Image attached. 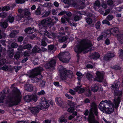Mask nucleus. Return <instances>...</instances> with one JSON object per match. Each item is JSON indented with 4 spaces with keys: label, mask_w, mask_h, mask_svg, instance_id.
Wrapping results in <instances>:
<instances>
[{
    "label": "nucleus",
    "mask_w": 123,
    "mask_h": 123,
    "mask_svg": "<svg viewBox=\"0 0 123 123\" xmlns=\"http://www.w3.org/2000/svg\"><path fill=\"white\" fill-rule=\"evenodd\" d=\"M119 105L117 107L116 106L114 102L113 104H112L111 101L107 100L102 101L100 103L98 107L100 110L103 113L110 114L114 111V106L116 108H117Z\"/></svg>",
    "instance_id": "nucleus-1"
},
{
    "label": "nucleus",
    "mask_w": 123,
    "mask_h": 123,
    "mask_svg": "<svg viewBox=\"0 0 123 123\" xmlns=\"http://www.w3.org/2000/svg\"><path fill=\"white\" fill-rule=\"evenodd\" d=\"M21 98L20 92L18 89L16 88L13 93L8 97L6 103L10 106L17 105L20 101Z\"/></svg>",
    "instance_id": "nucleus-2"
},
{
    "label": "nucleus",
    "mask_w": 123,
    "mask_h": 123,
    "mask_svg": "<svg viewBox=\"0 0 123 123\" xmlns=\"http://www.w3.org/2000/svg\"><path fill=\"white\" fill-rule=\"evenodd\" d=\"M92 46V44L90 41L83 39L81 41L79 44L75 47L74 51L78 54L81 52L86 53L90 50V48Z\"/></svg>",
    "instance_id": "nucleus-3"
},
{
    "label": "nucleus",
    "mask_w": 123,
    "mask_h": 123,
    "mask_svg": "<svg viewBox=\"0 0 123 123\" xmlns=\"http://www.w3.org/2000/svg\"><path fill=\"white\" fill-rule=\"evenodd\" d=\"M120 83L117 82L116 83L113 84L111 86V88L114 90V95L115 96L114 103L116 106H118L120 101V96L122 94V92L121 91H118L119 88V85Z\"/></svg>",
    "instance_id": "nucleus-4"
},
{
    "label": "nucleus",
    "mask_w": 123,
    "mask_h": 123,
    "mask_svg": "<svg viewBox=\"0 0 123 123\" xmlns=\"http://www.w3.org/2000/svg\"><path fill=\"white\" fill-rule=\"evenodd\" d=\"M58 18L53 16L51 18H48L41 21L39 23V28H42V27H45L48 26L54 25L58 21Z\"/></svg>",
    "instance_id": "nucleus-5"
},
{
    "label": "nucleus",
    "mask_w": 123,
    "mask_h": 123,
    "mask_svg": "<svg viewBox=\"0 0 123 123\" xmlns=\"http://www.w3.org/2000/svg\"><path fill=\"white\" fill-rule=\"evenodd\" d=\"M98 110L96 105L94 103H92L88 119L90 123H99L95 120L93 115L94 113L95 115L98 116Z\"/></svg>",
    "instance_id": "nucleus-6"
},
{
    "label": "nucleus",
    "mask_w": 123,
    "mask_h": 123,
    "mask_svg": "<svg viewBox=\"0 0 123 123\" xmlns=\"http://www.w3.org/2000/svg\"><path fill=\"white\" fill-rule=\"evenodd\" d=\"M96 74L97 77L94 79L93 75L89 73H87L86 74V78L90 81L94 80L98 82H102L103 79L104 73L98 71L97 72Z\"/></svg>",
    "instance_id": "nucleus-7"
},
{
    "label": "nucleus",
    "mask_w": 123,
    "mask_h": 123,
    "mask_svg": "<svg viewBox=\"0 0 123 123\" xmlns=\"http://www.w3.org/2000/svg\"><path fill=\"white\" fill-rule=\"evenodd\" d=\"M43 68L41 67L36 68L33 69L30 72V73L29 74V77L31 78H35V82L38 81L40 79V78H37L36 77L40 74V72L43 70Z\"/></svg>",
    "instance_id": "nucleus-8"
},
{
    "label": "nucleus",
    "mask_w": 123,
    "mask_h": 123,
    "mask_svg": "<svg viewBox=\"0 0 123 123\" xmlns=\"http://www.w3.org/2000/svg\"><path fill=\"white\" fill-rule=\"evenodd\" d=\"M72 72L70 71H67L65 68L60 71L61 78L62 80H65L68 78H71L72 75Z\"/></svg>",
    "instance_id": "nucleus-9"
},
{
    "label": "nucleus",
    "mask_w": 123,
    "mask_h": 123,
    "mask_svg": "<svg viewBox=\"0 0 123 123\" xmlns=\"http://www.w3.org/2000/svg\"><path fill=\"white\" fill-rule=\"evenodd\" d=\"M58 57L60 61L65 63H68L70 58L68 52L61 53L59 54Z\"/></svg>",
    "instance_id": "nucleus-10"
},
{
    "label": "nucleus",
    "mask_w": 123,
    "mask_h": 123,
    "mask_svg": "<svg viewBox=\"0 0 123 123\" xmlns=\"http://www.w3.org/2000/svg\"><path fill=\"white\" fill-rule=\"evenodd\" d=\"M39 109L44 110L47 109L50 106V101L47 100L45 98H42L40 100Z\"/></svg>",
    "instance_id": "nucleus-11"
},
{
    "label": "nucleus",
    "mask_w": 123,
    "mask_h": 123,
    "mask_svg": "<svg viewBox=\"0 0 123 123\" xmlns=\"http://www.w3.org/2000/svg\"><path fill=\"white\" fill-rule=\"evenodd\" d=\"M56 60V57H53L50 61L46 64V68L47 69H50L52 71H53L55 68Z\"/></svg>",
    "instance_id": "nucleus-12"
},
{
    "label": "nucleus",
    "mask_w": 123,
    "mask_h": 123,
    "mask_svg": "<svg viewBox=\"0 0 123 123\" xmlns=\"http://www.w3.org/2000/svg\"><path fill=\"white\" fill-rule=\"evenodd\" d=\"M111 31L112 32V34L115 36H117L118 39L123 42V34L120 35H118V33L119 32L118 29L117 27H115L111 28Z\"/></svg>",
    "instance_id": "nucleus-13"
},
{
    "label": "nucleus",
    "mask_w": 123,
    "mask_h": 123,
    "mask_svg": "<svg viewBox=\"0 0 123 123\" xmlns=\"http://www.w3.org/2000/svg\"><path fill=\"white\" fill-rule=\"evenodd\" d=\"M14 17L12 15L9 16L7 19L6 21H5L4 22L0 23V26L4 28H6L7 26L6 22L8 21L10 23H12L14 21Z\"/></svg>",
    "instance_id": "nucleus-14"
},
{
    "label": "nucleus",
    "mask_w": 123,
    "mask_h": 123,
    "mask_svg": "<svg viewBox=\"0 0 123 123\" xmlns=\"http://www.w3.org/2000/svg\"><path fill=\"white\" fill-rule=\"evenodd\" d=\"M18 12L20 13H24L25 16L29 17L30 15V13L29 11V9H25L24 10L20 9L18 10Z\"/></svg>",
    "instance_id": "nucleus-15"
},
{
    "label": "nucleus",
    "mask_w": 123,
    "mask_h": 123,
    "mask_svg": "<svg viewBox=\"0 0 123 123\" xmlns=\"http://www.w3.org/2000/svg\"><path fill=\"white\" fill-rule=\"evenodd\" d=\"M115 56V54L113 53L109 52L106 54L104 57V59L107 61L109 60L110 58L113 57Z\"/></svg>",
    "instance_id": "nucleus-16"
},
{
    "label": "nucleus",
    "mask_w": 123,
    "mask_h": 123,
    "mask_svg": "<svg viewBox=\"0 0 123 123\" xmlns=\"http://www.w3.org/2000/svg\"><path fill=\"white\" fill-rule=\"evenodd\" d=\"M45 29L44 28H42V31H44ZM45 35L47 36L49 38H54L55 37V34L54 33H52L51 34L50 33L47 31L43 32V33Z\"/></svg>",
    "instance_id": "nucleus-17"
},
{
    "label": "nucleus",
    "mask_w": 123,
    "mask_h": 123,
    "mask_svg": "<svg viewBox=\"0 0 123 123\" xmlns=\"http://www.w3.org/2000/svg\"><path fill=\"white\" fill-rule=\"evenodd\" d=\"M55 101L56 104L59 106H62L63 103L62 99L60 97H57L55 98Z\"/></svg>",
    "instance_id": "nucleus-18"
},
{
    "label": "nucleus",
    "mask_w": 123,
    "mask_h": 123,
    "mask_svg": "<svg viewBox=\"0 0 123 123\" xmlns=\"http://www.w3.org/2000/svg\"><path fill=\"white\" fill-rule=\"evenodd\" d=\"M64 18H61V22L62 23H65V19L66 20L68 21L69 23H70V24L71 26H74V24H73L72 23H71V22L70 21V18L69 17H64Z\"/></svg>",
    "instance_id": "nucleus-19"
},
{
    "label": "nucleus",
    "mask_w": 123,
    "mask_h": 123,
    "mask_svg": "<svg viewBox=\"0 0 123 123\" xmlns=\"http://www.w3.org/2000/svg\"><path fill=\"white\" fill-rule=\"evenodd\" d=\"M100 6L99 1L97 0L96 1L94 4V8L96 10H98Z\"/></svg>",
    "instance_id": "nucleus-20"
},
{
    "label": "nucleus",
    "mask_w": 123,
    "mask_h": 123,
    "mask_svg": "<svg viewBox=\"0 0 123 123\" xmlns=\"http://www.w3.org/2000/svg\"><path fill=\"white\" fill-rule=\"evenodd\" d=\"M19 33V31L17 30H14L12 31L10 34V36L11 38H13L15 36L18 34Z\"/></svg>",
    "instance_id": "nucleus-21"
},
{
    "label": "nucleus",
    "mask_w": 123,
    "mask_h": 123,
    "mask_svg": "<svg viewBox=\"0 0 123 123\" xmlns=\"http://www.w3.org/2000/svg\"><path fill=\"white\" fill-rule=\"evenodd\" d=\"M25 90L29 91H30L33 90L32 86L30 84L25 85L24 86Z\"/></svg>",
    "instance_id": "nucleus-22"
},
{
    "label": "nucleus",
    "mask_w": 123,
    "mask_h": 123,
    "mask_svg": "<svg viewBox=\"0 0 123 123\" xmlns=\"http://www.w3.org/2000/svg\"><path fill=\"white\" fill-rule=\"evenodd\" d=\"M29 109L33 113H35L38 112L39 110V109L37 107H31Z\"/></svg>",
    "instance_id": "nucleus-23"
},
{
    "label": "nucleus",
    "mask_w": 123,
    "mask_h": 123,
    "mask_svg": "<svg viewBox=\"0 0 123 123\" xmlns=\"http://www.w3.org/2000/svg\"><path fill=\"white\" fill-rule=\"evenodd\" d=\"M74 89L76 92L78 91L79 90L78 93H81L84 92L85 90L83 88H80V86H77L74 88Z\"/></svg>",
    "instance_id": "nucleus-24"
},
{
    "label": "nucleus",
    "mask_w": 123,
    "mask_h": 123,
    "mask_svg": "<svg viewBox=\"0 0 123 123\" xmlns=\"http://www.w3.org/2000/svg\"><path fill=\"white\" fill-rule=\"evenodd\" d=\"M41 49L37 46H35L32 49V52L33 53H37L41 51Z\"/></svg>",
    "instance_id": "nucleus-25"
},
{
    "label": "nucleus",
    "mask_w": 123,
    "mask_h": 123,
    "mask_svg": "<svg viewBox=\"0 0 123 123\" xmlns=\"http://www.w3.org/2000/svg\"><path fill=\"white\" fill-rule=\"evenodd\" d=\"M24 99L26 102H30L31 100V95H26L24 97Z\"/></svg>",
    "instance_id": "nucleus-26"
},
{
    "label": "nucleus",
    "mask_w": 123,
    "mask_h": 123,
    "mask_svg": "<svg viewBox=\"0 0 123 123\" xmlns=\"http://www.w3.org/2000/svg\"><path fill=\"white\" fill-rule=\"evenodd\" d=\"M92 58L94 60H96L98 59L100 56L99 54L98 53H95L92 55Z\"/></svg>",
    "instance_id": "nucleus-27"
},
{
    "label": "nucleus",
    "mask_w": 123,
    "mask_h": 123,
    "mask_svg": "<svg viewBox=\"0 0 123 123\" xmlns=\"http://www.w3.org/2000/svg\"><path fill=\"white\" fill-rule=\"evenodd\" d=\"M98 89V87L96 84L92 85L91 87V90L94 92H96Z\"/></svg>",
    "instance_id": "nucleus-28"
},
{
    "label": "nucleus",
    "mask_w": 123,
    "mask_h": 123,
    "mask_svg": "<svg viewBox=\"0 0 123 123\" xmlns=\"http://www.w3.org/2000/svg\"><path fill=\"white\" fill-rule=\"evenodd\" d=\"M59 122H64L66 123L67 122V119L65 118L64 115L62 116L59 119Z\"/></svg>",
    "instance_id": "nucleus-29"
},
{
    "label": "nucleus",
    "mask_w": 123,
    "mask_h": 123,
    "mask_svg": "<svg viewBox=\"0 0 123 123\" xmlns=\"http://www.w3.org/2000/svg\"><path fill=\"white\" fill-rule=\"evenodd\" d=\"M59 41L60 42H62L66 40L68 38L66 37H58Z\"/></svg>",
    "instance_id": "nucleus-30"
},
{
    "label": "nucleus",
    "mask_w": 123,
    "mask_h": 123,
    "mask_svg": "<svg viewBox=\"0 0 123 123\" xmlns=\"http://www.w3.org/2000/svg\"><path fill=\"white\" fill-rule=\"evenodd\" d=\"M103 34H104L105 33L104 35H106V37L107 36H110L111 34H112V32L111 31V29L110 30H107L105 32L103 33Z\"/></svg>",
    "instance_id": "nucleus-31"
},
{
    "label": "nucleus",
    "mask_w": 123,
    "mask_h": 123,
    "mask_svg": "<svg viewBox=\"0 0 123 123\" xmlns=\"http://www.w3.org/2000/svg\"><path fill=\"white\" fill-rule=\"evenodd\" d=\"M118 54L119 58L123 60V50L120 49L119 51Z\"/></svg>",
    "instance_id": "nucleus-32"
},
{
    "label": "nucleus",
    "mask_w": 123,
    "mask_h": 123,
    "mask_svg": "<svg viewBox=\"0 0 123 123\" xmlns=\"http://www.w3.org/2000/svg\"><path fill=\"white\" fill-rule=\"evenodd\" d=\"M32 48V46L30 44H28L26 45L23 46L24 49H30Z\"/></svg>",
    "instance_id": "nucleus-33"
},
{
    "label": "nucleus",
    "mask_w": 123,
    "mask_h": 123,
    "mask_svg": "<svg viewBox=\"0 0 123 123\" xmlns=\"http://www.w3.org/2000/svg\"><path fill=\"white\" fill-rule=\"evenodd\" d=\"M31 100H32L36 102L38 99V97L37 95H31Z\"/></svg>",
    "instance_id": "nucleus-34"
},
{
    "label": "nucleus",
    "mask_w": 123,
    "mask_h": 123,
    "mask_svg": "<svg viewBox=\"0 0 123 123\" xmlns=\"http://www.w3.org/2000/svg\"><path fill=\"white\" fill-rule=\"evenodd\" d=\"M35 14L37 15H39L41 14V7L39 6L35 12Z\"/></svg>",
    "instance_id": "nucleus-35"
},
{
    "label": "nucleus",
    "mask_w": 123,
    "mask_h": 123,
    "mask_svg": "<svg viewBox=\"0 0 123 123\" xmlns=\"http://www.w3.org/2000/svg\"><path fill=\"white\" fill-rule=\"evenodd\" d=\"M47 40V39L45 38L44 39H43L41 42V44L43 46H46L47 44L45 41H46Z\"/></svg>",
    "instance_id": "nucleus-36"
},
{
    "label": "nucleus",
    "mask_w": 123,
    "mask_h": 123,
    "mask_svg": "<svg viewBox=\"0 0 123 123\" xmlns=\"http://www.w3.org/2000/svg\"><path fill=\"white\" fill-rule=\"evenodd\" d=\"M104 34H105V33H104ZM102 35H100L97 38V40L98 41H99L100 40L102 39L104 37H106V35H104V34L103 33H102Z\"/></svg>",
    "instance_id": "nucleus-37"
},
{
    "label": "nucleus",
    "mask_w": 123,
    "mask_h": 123,
    "mask_svg": "<svg viewBox=\"0 0 123 123\" xmlns=\"http://www.w3.org/2000/svg\"><path fill=\"white\" fill-rule=\"evenodd\" d=\"M52 4L51 3H47L44 4L43 6L45 7H50L52 6Z\"/></svg>",
    "instance_id": "nucleus-38"
},
{
    "label": "nucleus",
    "mask_w": 123,
    "mask_h": 123,
    "mask_svg": "<svg viewBox=\"0 0 123 123\" xmlns=\"http://www.w3.org/2000/svg\"><path fill=\"white\" fill-rule=\"evenodd\" d=\"M86 22L89 24H91L92 22V20L90 18H87L86 19Z\"/></svg>",
    "instance_id": "nucleus-39"
},
{
    "label": "nucleus",
    "mask_w": 123,
    "mask_h": 123,
    "mask_svg": "<svg viewBox=\"0 0 123 123\" xmlns=\"http://www.w3.org/2000/svg\"><path fill=\"white\" fill-rule=\"evenodd\" d=\"M46 93L43 90H41L39 92H38L37 94V95H44Z\"/></svg>",
    "instance_id": "nucleus-40"
},
{
    "label": "nucleus",
    "mask_w": 123,
    "mask_h": 123,
    "mask_svg": "<svg viewBox=\"0 0 123 123\" xmlns=\"http://www.w3.org/2000/svg\"><path fill=\"white\" fill-rule=\"evenodd\" d=\"M45 82L44 81L41 80V83L40 84V87L41 88H43L44 87L45 85Z\"/></svg>",
    "instance_id": "nucleus-41"
},
{
    "label": "nucleus",
    "mask_w": 123,
    "mask_h": 123,
    "mask_svg": "<svg viewBox=\"0 0 123 123\" xmlns=\"http://www.w3.org/2000/svg\"><path fill=\"white\" fill-rule=\"evenodd\" d=\"M75 13L80 15H84L85 13V12L83 11H75Z\"/></svg>",
    "instance_id": "nucleus-42"
},
{
    "label": "nucleus",
    "mask_w": 123,
    "mask_h": 123,
    "mask_svg": "<svg viewBox=\"0 0 123 123\" xmlns=\"http://www.w3.org/2000/svg\"><path fill=\"white\" fill-rule=\"evenodd\" d=\"M86 91L88 92V94L87 93L86 95L88 96H89L91 95V93L90 92V90H89V87L88 86L87 87L86 89Z\"/></svg>",
    "instance_id": "nucleus-43"
},
{
    "label": "nucleus",
    "mask_w": 123,
    "mask_h": 123,
    "mask_svg": "<svg viewBox=\"0 0 123 123\" xmlns=\"http://www.w3.org/2000/svg\"><path fill=\"white\" fill-rule=\"evenodd\" d=\"M114 18L113 15H108L106 17V19L109 20H112Z\"/></svg>",
    "instance_id": "nucleus-44"
},
{
    "label": "nucleus",
    "mask_w": 123,
    "mask_h": 123,
    "mask_svg": "<svg viewBox=\"0 0 123 123\" xmlns=\"http://www.w3.org/2000/svg\"><path fill=\"white\" fill-rule=\"evenodd\" d=\"M101 25L99 21L96 24V27L97 29H99L100 28Z\"/></svg>",
    "instance_id": "nucleus-45"
},
{
    "label": "nucleus",
    "mask_w": 123,
    "mask_h": 123,
    "mask_svg": "<svg viewBox=\"0 0 123 123\" xmlns=\"http://www.w3.org/2000/svg\"><path fill=\"white\" fill-rule=\"evenodd\" d=\"M81 18V17L79 16H75L74 18V20L75 21H77L80 20Z\"/></svg>",
    "instance_id": "nucleus-46"
},
{
    "label": "nucleus",
    "mask_w": 123,
    "mask_h": 123,
    "mask_svg": "<svg viewBox=\"0 0 123 123\" xmlns=\"http://www.w3.org/2000/svg\"><path fill=\"white\" fill-rule=\"evenodd\" d=\"M30 51H25L24 52V55L25 56H28L30 55Z\"/></svg>",
    "instance_id": "nucleus-47"
},
{
    "label": "nucleus",
    "mask_w": 123,
    "mask_h": 123,
    "mask_svg": "<svg viewBox=\"0 0 123 123\" xmlns=\"http://www.w3.org/2000/svg\"><path fill=\"white\" fill-rule=\"evenodd\" d=\"M24 0H16V2L18 4L23 3L25 2Z\"/></svg>",
    "instance_id": "nucleus-48"
},
{
    "label": "nucleus",
    "mask_w": 123,
    "mask_h": 123,
    "mask_svg": "<svg viewBox=\"0 0 123 123\" xmlns=\"http://www.w3.org/2000/svg\"><path fill=\"white\" fill-rule=\"evenodd\" d=\"M36 36V34L35 33L34 34H31L29 36H28V37L30 39H32L35 37Z\"/></svg>",
    "instance_id": "nucleus-49"
},
{
    "label": "nucleus",
    "mask_w": 123,
    "mask_h": 123,
    "mask_svg": "<svg viewBox=\"0 0 123 123\" xmlns=\"http://www.w3.org/2000/svg\"><path fill=\"white\" fill-rule=\"evenodd\" d=\"M74 110V107L73 106L71 107L68 109V111L70 112H72Z\"/></svg>",
    "instance_id": "nucleus-50"
},
{
    "label": "nucleus",
    "mask_w": 123,
    "mask_h": 123,
    "mask_svg": "<svg viewBox=\"0 0 123 123\" xmlns=\"http://www.w3.org/2000/svg\"><path fill=\"white\" fill-rule=\"evenodd\" d=\"M31 27H29L26 29L25 30V32L26 33H31Z\"/></svg>",
    "instance_id": "nucleus-51"
},
{
    "label": "nucleus",
    "mask_w": 123,
    "mask_h": 123,
    "mask_svg": "<svg viewBox=\"0 0 123 123\" xmlns=\"http://www.w3.org/2000/svg\"><path fill=\"white\" fill-rule=\"evenodd\" d=\"M102 23L103 24H106L109 25H110V22L106 19L103 20Z\"/></svg>",
    "instance_id": "nucleus-52"
},
{
    "label": "nucleus",
    "mask_w": 123,
    "mask_h": 123,
    "mask_svg": "<svg viewBox=\"0 0 123 123\" xmlns=\"http://www.w3.org/2000/svg\"><path fill=\"white\" fill-rule=\"evenodd\" d=\"M11 46L12 48H17L18 46V45L16 43H12Z\"/></svg>",
    "instance_id": "nucleus-53"
},
{
    "label": "nucleus",
    "mask_w": 123,
    "mask_h": 123,
    "mask_svg": "<svg viewBox=\"0 0 123 123\" xmlns=\"http://www.w3.org/2000/svg\"><path fill=\"white\" fill-rule=\"evenodd\" d=\"M54 49V46L52 45H50L48 46V49L49 50H53Z\"/></svg>",
    "instance_id": "nucleus-54"
},
{
    "label": "nucleus",
    "mask_w": 123,
    "mask_h": 123,
    "mask_svg": "<svg viewBox=\"0 0 123 123\" xmlns=\"http://www.w3.org/2000/svg\"><path fill=\"white\" fill-rule=\"evenodd\" d=\"M2 69L4 70H7L9 69L7 65L4 66L2 68Z\"/></svg>",
    "instance_id": "nucleus-55"
},
{
    "label": "nucleus",
    "mask_w": 123,
    "mask_h": 123,
    "mask_svg": "<svg viewBox=\"0 0 123 123\" xmlns=\"http://www.w3.org/2000/svg\"><path fill=\"white\" fill-rule=\"evenodd\" d=\"M105 43L108 45L110 43V40L108 39H106L105 41Z\"/></svg>",
    "instance_id": "nucleus-56"
},
{
    "label": "nucleus",
    "mask_w": 123,
    "mask_h": 123,
    "mask_svg": "<svg viewBox=\"0 0 123 123\" xmlns=\"http://www.w3.org/2000/svg\"><path fill=\"white\" fill-rule=\"evenodd\" d=\"M76 75L78 77H82L84 76V74H82L81 73L79 72H78L76 73Z\"/></svg>",
    "instance_id": "nucleus-57"
},
{
    "label": "nucleus",
    "mask_w": 123,
    "mask_h": 123,
    "mask_svg": "<svg viewBox=\"0 0 123 123\" xmlns=\"http://www.w3.org/2000/svg\"><path fill=\"white\" fill-rule=\"evenodd\" d=\"M113 3V2L111 0H109L107 1V4L108 5H111Z\"/></svg>",
    "instance_id": "nucleus-58"
},
{
    "label": "nucleus",
    "mask_w": 123,
    "mask_h": 123,
    "mask_svg": "<svg viewBox=\"0 0 123 123\" xmlns=\"http://www.w3.org/2000/svg\"><path fill=\"white\" fill-rule=\"evenodd\" d=\"M11 51H10L9 52V56L10 57H11L13 56L14 54L13 49H12V50Z\"/></svg>",
    "instance_id": "nucleus-59"
},
{
    "label": "nucleus",
    "mask_w": 123,
    "mask_h": 123,
    "mask_svg": "<svg viewBox=\"0 0 123 123\" xmlns=\"http://www.w3.org/2000/svg\"><path fill=\"white\" fill-rule=\"evenodd\" d=\"M21 67H17L16 66L14 67L15 71L16 72H17L21 68Z\"/></svg>",
    "instance_id": "nucleus-60"
},
{
    "label": "nucleus",
    "mask_w": 123,
    "mask_h": 123,
    "mask_svg": "<svg viewBox=\"0 0 123 123\" xmlns=\"http://www.w3.org/2000/svg\"><path fill=\"white\" fill-rule=\"evenodd\" d=\"M21 16H18L16 17V20L19 21L21 20V18H24V17H21Z\"/></svg>",
    "instance_id": "nucleus-61"
},
{
    "label": "nucleus",
    "mask_w": 123,
    "mask_h": 123,
    "mask_svg": "<svg viewBox=\"0 0 123 123\" xmlns=\"http://www.w3.org/2000/svg\"><path fill=\"white\" fill-rule=\"evenodd\" d=\"M6 13L4 12L0 13V17H1L2 18L6 16Z\"/></svg>",
    "instance_id": "nucleus-62"
},
{
    "label": "nucleus",
    "mask_w": 123,
    "mask_h": 123,
    "mask_svg": "<svg viewBox=\"0 0 123 123\" xmlns=\"http://www.w3.org/2000/svg\"><path fill=\"white\" fill-rule=\"evenodd\" d=\"M69 92L72 95H74L75 94V92L72 89H70L69 90Z\"/></svg>",
    "instance_id": "nucleus-63"
},
{
    "label": "nucleus",
    "mask_w": 123,
    "mask_h": 123,
    "mask_svg": "<svg viewBox=\"0 0 123 123\" xmlns=\"http://www.w3.org/2000/svg\"><path fill=\"white\" fill-rule=\"evenodd\" d=\"M110 12V10L109 9H108L106 10L105 11V13H104V15H106L108 14Z\"/></svg>",
    "instance_id": "nucleus-64"
}]
</instances>
